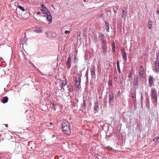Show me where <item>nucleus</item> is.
Segmentation results:
<instances>
[{"mask_svg": "<svg viewBox=\"0 0 159 159\" xmlns=\"http://www.w3.org/2000/svg\"><path fill=\"white\" fill-rule=\"evenodd\" d=\"M60 87H61V89H63V91L65 90V89H64V87H63V86H60Z\"/></svg>", "mask_w": 159, "mask_h": 159, "instance_id": "obj_44", "label": "nucleus"}, {"mask_svg": "<svg viewBox=\"0 0 159 159\" xmlns=\"http://www.w3.org/2000/svg\"><path fill=\"white\" fill-rule=\"evenodd\" d=\"M68 90L69 92H72L73 91V87L72 85L71 84H70L68 86Z\"/></svg>", "mask_w": 159, "mask_h": 159, "instance_id": "obj_17", "label": "nucleus"}, {"mask_svg": "<svg viewBox=\"0 0 159 159\" xmlns=\"http://www.w3.org/2000/svg\"><path fill=\"white\" fill-rule=\"evenodd\" d=\"M108 84L109 86H111L112 85V82L111 80H109L108 81Z\"/></svg>", "mask_w": 159, "mask_h": 159, "instance_id": "obj_30", "label": "nucleus"}, {"mask_svg": "<svg viewBox=\"0 0 159 159\" xmlns=\"http://www.w3.org/2000/svg\"><path fill=\"white\" fill-rule=\"evenodd\" d=\"M98 106L99 105H98V102L97 101H96L94 103V107L95 113L98 111Z\"/></svg>", "mask_w": 159, "mask_h": 159, "instance_id": "obj_11", "label": "nucleus"}, {"mask_svg": "<svg viewBox=\"0 0 159 159\" xmlns=\"http://www.w3.org/2000/svg\"><path fill=\"white\" fill-rule=\"evenodd\" d=\"M131 97L133 98H136V92H132L131 94Z\"/></svg>", "mask_w": 159, "mask_h": 159, "instance_id": "obj_23", "label": "nucleus"}, {"mask_svg": "<svg viewBox=\"0 0 159 159\" xmlns=\"http://www.w3.org/2000/svg\"><path fill=\"white\" fill-rule=\"evenodd\" d=\"M84 2H86V0H83Z\"/></svg>", "mask_w": 159, "mask_h": 159, "instance_id": "obj_52", "label": "nucleus"}, {"mask_svg": "<svg viewBox=\"0 0 159 159\" xmlns=\"http://www.w3.org/2000/svg\"><path fill=\"white\" fill-rule=\"evenodd\" d=\"M157 13L159 15V11H157Z\"/></svg>", "mask_w": 159, "mask_h": 159, "instance_id": "obj_47", "label": "nucleus"}, {"mask_svg": "<svg viewBox=\"0 0 159 159\" xmlns=\"http://www.w3.org/2000/svg\"><path fill=\"white\" fill-rule=\"evenodd\" d=\"M159 139V137H157L156 138H155L153 140V141L154 142H157L158 140Z\"/></svg>", "mask_w": 159, "mask_h": 159, "instance_id": "obj_31", "label": "nucleus"}, {"mask_svg": "<svg viewBox=\"0 0 159 159\" xmlns=\"http://www.w3.org/2000/svg\"><path fill=\"white\" fill-rule=\"evenodd\" d=\"M18 7L22 11H25V9L24 8L21 6H18Z\"/></svg>", "mask_w": 159, "mask_h": 159, "instance_id": "obj_27", "label": "nucleus"}, {"mask_svg": "<svg viewBox=\"0 0 159 159\" xmlns=\"http://www.w3.org/2000/svg\"><path fill=\"white\" fill-rule=\"evenodd\" d=\"M8 100V98L7 97L5 96L3 98L1 102L3 103H5L7 102Z\"/></svg>", "mask_w": 159, "mask_h": 159, "instance_id": "obj_15", "label": "nucleus"}, {"mask_svg": "<svg viewBox=\"0 0 159 159\" xmlns=\"http://www.w3.org/2000/svg\"><path fill=\"white\" fill-rule=\"evenodd\" d=\"M88 74H89V71L88 70H87L86 73V78L87 79H88Z\"/></svg>", "mask_w": 159, "mask_h": 159, "instance_id": "obj_33", "label": "nucleus"}, {"mask_svg": "<svg viewBox=\"0 0 159 159\" xmlns=\"http://www.w3.org/2000/svg\"><path fill=\"white\" fill-rule=\"evenodd\" d=\"M67 82L66 81H64L61 83V86L64 87L66 85Z\"/></svg>", "mask_w": 159, "mask_h": 159, "instance_id": "obj_24", "label": "nucleus"}, {"mask_svg": "<svg viewBox=\"0 0 159 159\" xmlns=\"http://www.w3.org/2000/svg\"><path fill=\"white\" fill-rule=\"evenodd\" d=\"M47 14V19L48 20V21H49L50 22H52V16L51 15V13H48V14Z\"/></svg>", "mask_w": 159, "mask_h": 159, "instance_id": "obj_13", "label": "nucleus"}, {"mask_svg": "<svg viewBox=\"0 0 159 159\" xmlns=\"http://www.w3.org/2000/svg\"><path fill=\"white\" fill-rule=\"evenodd\" d=\"M138 77L135 76L134 81V88H137L138 86Z\"/></svg>", "mask_w": 159, "mask_h": 159, "instance_id": "obj_10", "label": "nucleus"}, {"mask_svg": "<svg viewBox=\"0 0 159 159\" xmlns=\"http://www.w3.org/2000/svg\"><path fill=\"white\" fill-rule=\"evenodd\" d=\"M98 159V157H96V159Z\"/></svg>", "mask_w": 159, "mask_h": 159, "instance_id": "obj_54", "label": "nucleus"}, {"mask_svg": "<svg viewBox=\"0 0 159 159\" xmlns=\"http://www.w3.org/2000/svg\"><path fill=\"white\" fill-rule=\"evenodd\" d=\"M50 124L51 125H52V123H51V122L50 123Z\"/></svg>", "mask_w": 159, "mask_h": 159, "instance_id": "obj_53", "label": "nucleus"}, {"mask_svg": "<svg viewBox=\"0 0 159 159\" xmlns=\"http://www.w3.org/2000/svg\"><path fill=\"white\" fill-rule=\"evenodd\" d=\"M3 60V58H2V57L0 58V61H2Z\"/></svg>", "mask_w": 159, "mask_h": 159, "instance_id": "obj_41", "label": "nucleus"}, {"mask_svg": "<svg viewBox=\"0 0 159 159\" xmlns=\"http://www.w3.org/2000/svg\"><path fill=\"white\" fill-rule=\"evenodd\" d=\"M114 13L116 12V10H114Z\"/></svg>", "mask_w": 159, "mask_h": 159, "instance_id": "obj_51", "label": "nucleus"}, {"mask_svg": "<svg viewBox=\"0 0 159 159\" xmlns=\"http://www.w3.org/2000/svg\"><path fill=\"white\" fill-rule=\"evenodd\" d=\"M81 75L80 74H77L75 76V82H81Z\"/></svg>", "mask_w": 159, "mask_h": 159, "instance_id": "obj_14", "label": "nucleus"}, {"mask_svg": "<svg viewBox=\"0 0 159 159\" xmlns=\"http://www.w3.org/2000/svg\"><path fill=\"white\" fill-rule=\"evenodd\" d=\"M116 9L117 10H118V9H119V6H116Z\"/></svg>", "mask_w": 159, "mask_h": 159, "instance_id": "obj_46", "label": "nucleus"}, {"mask_svg": "<svg viewBox=\"0 0 159 159\" xmlns=\"http://www.w3.org/2000/svg\"><path fill=\"white\" fill-rule=\"evenodd\" d=\"M115 45L114 42H113L112 43V48H115Z\"/></svg>", "mask_w": 159, "mask_h": 159, "instance_id": "obj_32", "label": "nucleus"}, {"mask_svg": "<svg viewBox=\"0 0 159 159\" xmlns=\"http://www.w3.org/2000/svg\"><path fill=\"white\" fill-rule=\"evenodd\" d=\"M91 74V77L92 78H95L96 76L95 75V68L94 65H92L90 68Z\"/></svg>", "mask_w": 159, "mask_h": 159, "instance_id": "obj_3", "label": "nucleus"}, {"mask_svg": "<svg viewBox=\"0 0 159 159\" xmlns=\"http://www.w3.org/2000/svg\"><path fill=\"white\" fill-rule=\"evenodd\" d=\"M71 57L70 56H69L68 58L66 63L67 67L69 69H70L71 68Z\"/></svg>", "mask_w": 159, "mask_h": 159, "instance_id": "obj_9", "label": "nucleus"}, {"mask_svg": "<svg viewBox=\"0 0 159 159\" xmlns=\"http://www.w3.org/2000/svg\"><path fill=\"white\" fill-rule=\"evenodd\" d=\"M105 43H106V40L102 41V43L103 44V45L105 44Z\"/></svg>", "mask_w": 159, "mask_h": 159, "instance_id": "obj_39", "label": "nucleus"}, {"mask_svg": "<svg viewBox=\"0 0 159 159\" xmlns=\"http://www.w3.org/2000/svg\"><path fill=\"white\" fill-rule=\"evenodd\" d=\"M109 148H110V150H112V148H110L109 147Z\"/></svg>", "mask_w": 159, "mask_h": 159, "instance_id": "obj_50", "label": "nucleus"}, {"mask_svg": "<svg viewBox=\"0 0 159 159\" xmlns=\"http://www.w3.org/2000/svg\"><path fill=\"white\" fill-rule=\"evenodd\" d=\"M120 94H121V93H120V91H119L118 92V97H119V98L120 97Z\"/></svg>", "mask_w": 159, "mask_h": 159, "instance_id": "obj_37", "label": "nucleus"}, {"mask_svg": "<svg viewBox=\"0 0 159 159\" xmlns=\"http://www.w3.org/2000/svg\"><path fill=\"white\" fill-rule=\"evenodd\" d=\"M112 51L114 52H116L115 48H113L112 49Z\"/></svg>", "mask_w": 159, "mask_h": 159, "instance_id": "obj_40", "label": "nucleus"}, {"mask_svg": "<svg viewBox=\"0 0 159 159\" xmlns=\"http://www.w3.org/2000/svg\"><path fill=\"white\" fill-rule=\"evenodd\" d=\"M109 103L110 105L113 104L114 102V94L112 92L109 93Z\"/></svg>", "mask_w": 159, "mask_h": 159, "instance_id": "obj_4", "label": "nucleus"}, {"mask_svg": "<svg viewBox=\"0 0 159 159\" xmlns=\"http://www.w3.org/2000/svg\"><path fill=\"white\" fill-rule=\"evenodd\" d=\"M121 52H122V54H123V53H124V52H125V49L123 48H122L121 49Z\"/></svg>", "mask_w": 159, "mask_h": 159, "instance_id": "obj_34", "label": "nucleus"}, {"mask_svg": "<svg viewBox=\"0 0 159 159\" xmlns=\"http://www.w3.org/2000/svg\"><path fill=\"white\" fill-rule=\"evenodd\" d=\"M35 31L37 33H41L43 32V30L42 28H39Z\"/></svg>", "mask_w": 159, "mask_h": 159, "instance_id": "obj_22", "label": "nucleus"}, {"mask_svg": "<svg viewBox=\"0 0 159 159\" xmlns=\"http://www.w3.org/2000/svg\"><path fill=\"white\" fill-rule=\"evenodd\" d=\"M36 13H37V14L39 15V14H40L41 13L39 11H38V12H36Z\"/></svg>", "mask_w": 159, "mask_h": 159, "instance_id": "obj_43", "label": "nucleus"}, {"mask_svg": "<svg viewBox=\"0 0 159 159\" xmlns=\"http://www.w3.org/2000/svg\"><path fill=\"white\" fill-rule=\"evenodd\" d=\"M94 41L95 42H96L97 41V39L96 38H95L94 39Z\"/></svg>", "mask_w": 159, "mask_h": 159, "instance_id": "obj_45", "label": "nucleus"}, {"mask_svg": "<svg viewBox=\"0 0 159 159\" xmlns=\"http://www.w3.org/2000/svg\"><path fill=\"white\" fill-rule=\"evenodd\" d=\"M151 100L154 103L157 102V97L156 90L155 88H152L151 91Z\"/></svg>", "mask_w": 159, "mask_h": 159, "instance_id": "obj_2", "label": "nucleus"}, {"mask_svg": "<svg viewBox=\"0 0 159 159\" xmlns=\"http://www.w3.org/2000/svg\"><path fill=\"white\" fill-rule=\"evenodd\" d=\"M114 80L115 81H116L117 80V78L116 77H115L114 78Z\"/></svg>", "mask_w": 159, "mask_h": 159, "instance_id": "obj_42", "label": "nucleus"}, {"mask_svg": "<svg viewBox=\"0 0 159 159\" xmlns=\"http://www.w3.org/2000/svg\"><path fill=\"white\" fill-rule=\"evenodd\" d=\"M117 68L118 69V71L119 73H120V66H119V62L118 61H117Z\"/></svg>", "mask_w": 159, "mask_h": 159, "instance_id": "obj_21", "label": "nucleus"}, {"mask_svg": "<svg viewBox=\"0 0 159 159\" xmlns=\"http://www.w3.org/2000/svg\"><path fill=\"white\" fill-rule=\"evenodd\" d=\"M41 6L42 8L41 10L43 11V13L45 14H48V13H50V12L49 11L48 9L43 4H41Z\"/></svg>", "mask_w": 159, "mask_h": 159, "instance_id": "obj_6", "label": "nucleus"}, {"mask_svg": "<svg viewBox=\"0 0 159 159\" xmlns=\"http://www.w3.org/2000/svg\"><path fill=\"white\" fill-rule=\"evenodd\" d=\"M127 8L126 7H123L122 17L125 19L127 15Z\"/></svg>", "mask_w": 159, "mask_h": 159, "instance_id": "obj_5", "label": "nucleus"}, {"mask_svg": "<svg viewBox=\"0 0 159 159\" xmlns=\"http://www.w3.org/2000/svg\"><path fill=\"white\" fill-rule=\"evenodd\" d=\"M102 48L103 49V53L105 54L107 53V47L105 44L102 45Z\"/></svg>", "mask_w": 159, "mask_h": 159, "instance_id": "obj_18", "label": "nucleus"}, {"mask_svg": "<svg viewBox=\"0 0 159 159\" xmlns=\"http://www.w3.org/2000/svg\"><path fill=\"white\" fill-rule=\"evenodd\" d=\"M154 70L156 73L159 74V62H155Z\"/></svg>", "mask_w": 159, "mask_h": 159, "instance_id": "obj_7", "label": "nucleus"}, {"mask_svg": "<svg viewBox=\"0 0 159 159\" xmlns=\"http://www.w3.org/2000/svg\"><path fill=\"white\" fill-rule=\"evenodd\" d=\"M132 77V74L131 73H130L129 75H128V77L129 80L130 78H131Z\"/></svg>", "mask_w": 159, "mask_h": 159, "instance_id": "obj_36", "label": "nucleus"}, {"mask_svg": "<svg viewBox=\"0 0 159 159\" xmlns=\"http://www.w3.org/2000/svg\"><path fill=\"white\" fill-rule=\"evenodd\" d=\"M62 128L64 132L66 134L70 133V127L69 123L68 121L63 122L62 125Z\"/></svg>", "mask_w": 159, "mask_h": 159, "instance_id": "obj_1", "label": "nucleus"}, {"mask_svg": "<svg viewBox=\"0 0 159 159\" xmlns=\"http://www.w3.org/2000/svg\"><path fill=\"white\" fill-rule=\"evenodd\" d=\"M32 143H30V142H29V143H28V148H31V149H32V147H30V144H31Z\"/></svg>", "mask_w": 159, "mask_h": 159, "instance_id": "obj_35", "label": "nucleus"}, {"mask_svg": "<svg viewBox=\"0 0 159 159\" xmlns=\"http://www.w3.org/2000/svg\"><path fill=\"white\" fill-rule=\"evenodd\" d=\"M152 21H148V26L149 29H151L152 28Z\"/></svg>", "mask_w": 159, "mask_h": 159, "instance_id": "obj_20", "label": "nucleus"}, {"mask_svg": "<svg viewBox=\"0 0 159 159\" xmlns=\"http://www.w3.org/2000/svg\"><path fill=\"white\" fill-rule=\"evenodd\" d=\"M105 23L106 31L107 32H109V24L108 22L107 21H105Z\"/></svg>", "mask_w": 159, "mask_h": 159, "instance_id": "obj_16", "label": "nucleus"}, {"mask_svg": "<svg viewBox=\"0 0 159 159\" xmlns=\"http://www.w3.org/2000/svg\"><path fill=\"white\" fill-rule=\"evenodd\" d=\"M81 82H75L76 83V87L78 88V89L79 88V87H80V83Z\"/></svg>", "mask_w": 159, "mask_h": 159, "instance_id": "obj_25", "label": "nucleus"}, {"mask_svg": "<svg viewBox=\"0 0 159 159\" xmlns=\"http://www.w3.org/2000/svg\"><path fill=\"white\" fill-rule=\"evenodd\" d=\"M144 67L143 66H141L140 67L139 69V75H140V77L141 78H143V77L144 76Z\"/></svg>", "mask_w": 159, "mask_h": 159, "instance_id": "obj_8", "label": "nucleus"}, {"mask_svg": "<svg viewBox=\"0 0 159 159\" xmlns=\"http://www.w3.org/2000/svg\"><path fill=\"white\" fill-rule=\"evenodd\" d=\"M122 56L124 60L126 61L127 60V54L126 52H124L122 54Z\"/></svg>", "mask_w": 159, "mask_h": 159, "instance_id": "obj_19", "label": "nucleus"}, {"mask_svg": "<svg viewBox=\"0 0 159 159\" xmlns=\"http://www.w3.org/2000/svg\"><path fill=\"white\" fill-rule=\"evenodd\" d=\"M157 60L155 61L156 62H159V53H157Z\"/></svg>", "mask_w": 159, "mask_h": 159, "instance_id": "obj_28", "label": "nucleus"}, {"mask_svg": "<svg viewBox=\"0 0 159 159\" xmlns=\"http://www.w3.org/2000/svg\"><path fill=\"white\" fill-rule=\"evenodd\" d=\"M70 33V31H68V30H66L65 31V34H69Z\"/></svg>", "mask_w": 159, "mask_h": 159, "instance_id": "obj_38", "label": "nucleus"}, {"mask_svg": "<svg viewBox=\"0 0 159 159\" xmlns=\"http://www.w3.org/2000/svg\"><path fill=\"white\" fill-rule=\"evenodd\" d=\"M100 38L101 40V41H102V42L105 40V39L104 35L103 34H102L100 36Z\"/></svg>", "mask_w": 159, "mask_h": 159, "instance_id": "obj_26", "label": "nucleus"}, {"mask_svg": "<svg viewBox=\"0 0 159 159\" xmlns=\"http://www.w3.org/2000/svg\"><path fill=\"white\" fill-rule=\"evenodd\" d=\"M5 126L6 127H8V125L7 124H6L5 125Z\"/></svg>", "mask_w": 159, "mask_h": 159, "instance_id": "obj_48", "label": "nucleus"}, {"mask_svg": "<svg viewBox=\"0 0 159 159\" xmlns=\"http://www.w3.org/2000/svg\"><path fill=\"white\" fill-rule=\"evenodd\" d=\"M132 71H131V70L129 71V73H131L132 74Z\"/></svg>", "mask_w": 159, "mask_h": 159, "instance_id": "obj_49", "label": "nucleus"}, {"mask_svg": "<svg viewBox=\"0 0 159 159\" xmlns=\"http://www.w3.org/2000/svg\"><path fill=\"white\" fill-rule=\"evenodd\" d=\"M153 82V79L152 76H150L149 78V84L150 87H152Z\"/></svg>", "mask_w": 159, "mask_h": 159, "instance_id": "obj_12", "label": "nucleus"}, {"mask_svg": "<svg viewBox=\"0 0 159 159\" xmlns=\"http://www.w3.org/2000/svg\"><path fill=\"white\" fill-rule=\"evenodd\" d=\"M86 107V101H84L82 108L83 109H85V108Z\"/></svg>", "mask_w": 159, "mask_h": 159, "instance_id": "obj_29", "label": "nucleus"}]
</instances>
